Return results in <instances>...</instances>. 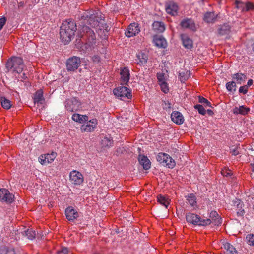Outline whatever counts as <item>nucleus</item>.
I'll use <instances>...</instances> for the list:
<instances>
[{
  "instance_id": "obj_37",
  "label": "nucleus",
  "mask_w": 254,
  "mask_h": 254,
  "mask_svg": "<svg viewBox=\"0 0 254 254\" xmlns=\"http://www.w3.org/2000/svg\"><path fill=\"white\" fill-rule=\"evenodd\" d=\"M157 201L160 204L164 206L166 208H167L169 204V200L168 198L162 195H159L158 196Z\"/></svg>"
},
{
  "instance_id": "obj_1",
  "label": "nucleus",
  "mask_w": 254,
  "mask_h": 254,
  "mask_svg": "<svg viewBox=\"0 0 254 254\" xmlns=\"http://www.w3.org/2000/svg\"><path fill=\"white\" fill-rule=\"evenodd\" d=\"M81 20L83 22L88 23L91 27L96 28L99 35L102 36L104 33V38H107V33L110 30L109 27L104 23L102 13L99 11L90 10L84 11L81 14Z\"/></svg>"
},
{
  "instance_id": "obj_53",
  "label": "nucleus",
  "mask_w": 254,
  "mask_h": 254,
  "mask_svg": "<svg viewBox=\"0 0 254 254\" xmlns=\"http://www.w3.org/2000/svg\"><path fill=\"white\" fill-rule=\"evenodd\" d=\"M207 99L202 97H199V102L201 103L205 104L207 101Z\"/></svg>"
},
{
  "instance_id": "obj_60",
  "label": "nucleus",
  "mask_w": 254,
  "mask_h": 254,
  "mask_svg": "<svg viewBox=\"0 0 254 254\" xmlns=\"http://www.w3.org/2000/svg\"><path fill=\"white\" fill-rule=\"evenodd\" d=\"M252 49H253V51L254 52V44H253V45Z\"/></svg>"
},
{
  "instance_id": "obj_10",
  "label": "nucleus",
  "mask_w": 254,
  "mask_h": 254,
  "mask_svg": "<svg viewBox=\"0 0 254 254\" xmlns=\"http://www.w3.org/2000/svg\"><path fill=\"white\" fill-rule=\"evenodd\" d=\"M65 108L70 112H74L78 110L80 108V102L76 98H71L66 100Z\"/></svg>"
},
{
  "instance_id": "obj_42",
  "label": "nucleus",
  "mask_w": 254,
  "mask_h": 254,
  "mask_svg": "<svg viewBox=\"0 0 254 254\" xmlns=\"http://www.w3.org/2000/svg\"><path fill=\"white\" fill-rule=\"evenodd\" d=\"M24 233L29 240H33L36 236L35 232L32 229H27V231H25Z\"/></svg>"
},
{
  "instance_id": "obj_5",
  "label": "nucleus",
  "mask_w": 254,
  "mask_h": 254,
  "mask_svg": "<svg viewBox=\"0 0 254 254\" xmlns=\"http://www.w3.org/2000/svg\"><path fill=\"white\" fill-rule=\"evenodd\" d=\"M186 219L188 223H191L194 225L206 226L211 223V221L210 219H204L201 218L199 215L192 213L187 214Z\"/></svg>"
},
{
  "instance_id": "obj_24",
  "label": "nucleus",
  "mask_w": 254,
  "mask_h": 254,
  "mask_svg": "<svg viewBox=\"0 0 254 254\" xmlns=\"http://www.w3.org/2000/svg\"><path fill=\"white\" fill-rule=\"evenodd\" d=\"M147 60L148 56L146 53L139 52L136 54L135 61L137 64L143 65L147 63Z\"/></svg>"
},
{
  "instance_id": "obj_6",
  "label": "nucleus",
  "mask_w": 254,
  "mask_h": 254,
  "mask_svg": "<svg viewBox=\"0 0 254 254\" xmlns=\"http://www.w3.org/2000/svg\"><path fill=\"white\" fill-rule=\"evenodd\" d=\"M113 93L116 97L122 100L131 98L130 90L125 86L118 87L114 89Z\"/></svg>"
},
{
  "instance_id": "obj_15",
  "label": "nucleus",
  "mask_w": 254,
  "mask_h": 254,
  "mask_svg": "<svg viewBox=\"0 0 254 254\" xmlns=\"http://www.w3.org/2000/svg\"><path fill=\"white\" fill-rule=\"evenodd\" d=\"M165 9L168 14L175 16L177 14L178 6L174 2L169 1L166 3Z\"/></svg>"
},
{
  "instance_id": "obj_16",
  "label": "nucleus",
  "mask_w": 254,
  "mask_h": 254,
  "mask_svg": "<svg viewBox=\"0 0 254 254\" xmlns=\"http://www.w3.org/2000/svg\"><path fill=\"white\" fill-rule=\"evenodd\" d=\"M180 25L183 28L188 29L192 31H195L196 29L195 24L191 19H184L182 20Z\"/></svg>"
},
{
  "instance_id": "obj_20",
  "label": "nucleus",
  "mask_w": 254,
  "mask_h": 254,
  "mask_svg": "<svg viewBox=\"0 0 254 254\" xmlns=\"http://www.w3.org/2000/svg\"><path fill=\"white\" fill-rule=\"evenodd\" d=\"M233 204L234 206L236 208L237 215L243 216L245 214L243 202L241 200L236 198L235 200H233Z\"/></svg>"
},
{
  "instance_id": "obj_21",
  "label": "nucleus",
  "mask_w": 254,
  "mask_h": 254,
  "mask_svg": "<svg viewBox=\"0 0 254 254\" xmlns=\"http://www.w3.org/2000/svg\"><path fill=\"white\" fill-rule=\"evenodd\" d=\"M122 84L127 85L129 80L130 73L127 67H124L120 72Z\"/></svg>"
},
{
  "instance_id": "obj_22",
  "label": "nucleus",
  "mask_w": 254,
  "mask_h": 254,
  "mask_svg": "<svg viewBox=\"0 0 254 254\" xmlns=\"http://www.w3.org/2000/svg\"><path fill=\"white\" fill-rule=\"evenodd\" d=\"M171 118L172 121L177 125H181L184 121L183 115L178 111L173 112L171 115Z\"/></svg>"
},
{
  "instance_id": "obj_13",
  "label": "nucleus",
  "mask_w": 254,
  "mask_h": 254,
  "mask_svg": "<svg viewBox=\"0 0 254 254\" xmlns=\"http://www.w3.org/2000/svg\"><path fill=\"white\" fill-rule=\"evenodd\" d=\"M14 195L10 193L8 190L1 189L0 190V200L11 203L13 201Z\"/></svg>"
},
{
  "instance_id": "obj_30",
  "label": "nucleus",
  "mask_w": 254,
  "mask_h": 254,
  "mask_svg": "<svg viewBox=\"0 0 254 254\" xmlns=\"http://www.w3.org/2000/svg\"><path fill=\"white\" fill-rule=\"evenodd\" d=\"M250 111V109L244 106H240L239 107H235L233 110V112L235 114H241L243 115H246Z\"/></svg>"
},
{
  "instance_id": "obj_47",
  "label": "nucleus",
  "mask_w": 254,
  "mask_h": 254,
  "mask_svg": "<svg viewBox=\"0 0 254 254\" xmlns=\"http://www.w3.org/2000/svg\"><path fill=\"white\" fill-rule=\"evenodd\" d=\"M221 174L223 176L227 177L231 175L232 174V172L230 170L225 168L222 169Z\"/></svg>"
},
{
  "instance_id": "obj_49",
  "label": "nucleus",
  "mask_w": 254,
  "mask_h": 254,
  "mask_svg": "<svg viewBox=\"0 0 254 254\" xmlns=\"http://www.w3.org/2000/svg\"><path fill=\"white\" fill-rule=\"evenodd\" d=\"M248 88L247 86L245 85L241 86L239 88V92L241 93H243L244 94H246L248 92Z\"/></svg>"
},
{
  "instance_id": "obj_41",
  "label": "nucleus",
  "mask_w": 254,
  "mask_h": 254,
  "mask_svg": "<svg viewBox=\"0 0 254 254\" xmlns=\"http://www.w3.org/2000/svg\"><path fill=\"white\" fill-rule=\"evenodd\" d=\"M226 87L228 91L232 92L236 90V84L234 81L228 82L226 84Z\"/></svg>"
},
{
  "instance_id": "obj_14",
  "label": "nucleus",
  "mask_w": 254,
  "mask_h": 254,
  "mask_svg": "<svg viewBox=\"0 0 254 254\" xmlns=\"http://www.w3.org/2000/svg\"><path fill=\"white\" fill-rule=\"evenodd\" d=\"M56 156L57 153L53 152L50 154H46L41 155L39 157V161L42 165H46L52 162Z\"/></svg>"
},
{
  "instance_id": "obj_29",
  "label": "nucleus",
  "mask_w": 254,
  "mask_h": 254,
  "mask_svg": "<svg viewBox=\"0 0 254 254\" xmlns=\"http://www.w3.org/2000/svg\"><path fill=\"white\" fill-rule=\"evenodd\" d=\"M113 140L110 137L105 136L101 140V145L104 150L112 146Z\"/></svg>"
},
{
  "instance_id": "obj_55",
  "label": "nucleus",
  "mask_w": 254,
  "mask_h": 254,
  "mask_svg": "<svg viewBox=\"0 0 254 254\" xmlns=\"http://www.w3.org/2000/svg\"><path fill=\"white\" fill-rule=\"evenodd\" d=\"M22 79L25 80L27 78V76H26V74L25 73H23L22 75H21L20 77Z\"/></svg>"
},
{
  "instance_id": "obj_3",
  "label": "nucleus",
  "mask_w": 254,
  "mask_h": 254,
  "mask_svg": "<svg viewBox=\"0 0 254 254\" xmlns=\"http://www.w3.org/2000/svg\"><path fill=\"white\" fill-rule=\"evenodd\" d=\"M77 30L76 25L74 21L68 19L64 21L60 27V36L62 42L67 44L74 37Z\"/></svg>"
},
{
  "instance_id": "obj_7",
  "label": "nucleus",
  "mask_w": 254,
  "mask_h": 254,
  "mask_svg": "<svg viewBox=\"0 0 254 254\" xmlns=\"http://www.w3.org/2000/svg\"><path fill=\"white\" fill-rule=\"evenodd\" d=\"M157 161L163 166L173 168L175 166V161L167 154L159 153L157 156Z\"/></svg>"
},
{
  "instance_id": "obj_38",
  "label": "nucleus",
  "mask_w": 254,
  "mask_h": 254,
  "mask_svg": "<svg viewBox=\"0 0 254 254\" xmlns=\"http://www.w3.org/2000/svg\"><path fill=\"white\" fill-rule=\"evenodd\" d=\"M230 31V26L227 24H224L219 28L218 33L220 35L228 34Z\"/></svg>"
},
{
  "instance_id": "obj_28",
  "label": "nucleus",
  "mask_w": 254,
  "mask_h": 254,
  "mask_svg": "<svg viewBox=\"0 0 254 254\" xmlns=\"http://www.w3.org/2000/svg\"><path fill=\"white\" fill-rule=\"evenodd\" d=\"M72 119L75 122H78L79 123H83L84 122L87 121L89 118L87 115L74 113L72 116Z\"/></svg>"
},
{
  "instance_id": "obj_11",
  "label": "nucleus",
  "mask_w": 254,
  "mask_h": 254,
  "mask_svg": "<svg viewBox=\"0 0 254 254\" xmlns=\"http://www.w3.org/2000/svg\"><path fill=\"white\" fill-rule=\"evenodd\" d=\"M69 180L74 185H80L83 182L84 178L80 172L73 170L70 173Z\"/></svg>"
},
{
  "instance_id": "obj_51",
  "label": "nucleus",
  "mask_w": 254,
  "mask_h": 254,
  "mask_svg": "<svg viewBox=\"0 0 254 254\" xmlns=\"http://www.w3.org/2000/svg\"><path fill=\"white\" fill-rule=\"evenodd\" d=\"M92 61L95 63H98L100 61V57L98 55H95L92 57Z\"/></svg>"
},
{
  "instance_id": "obj_17",
  "label": "nucleus",
  "mask_w": 254,
  "mask_h": 254,
  "mask_svg": "<svg viewBox=\"0 0 254 254\" xmlns=\"http://www.w3.org/2000/svg\"><path fill=\"white\" fill-rule=\"evenodd\" d=\"M65 213L67 219L69 221H73L79 216L77 211L72 206H69L66 208L65 210Z\"/></svg>"
},
{
  "instance_id": "obj_9",
  "label": "nucleus",
  "mask_w": 254,
  "mask_h": 254,
  "mask_svg": "<svg viewBox=\"0 0 254 254\" xmlns=\"http://www.w3.org/2000/svg\"><path fill=\"white\" fill-rule=\"evenodd\" d=\"M98 124V120L95 119H92L89 121L85 122V123L82 125L80 130L82 132H91L93 131L96 128Z\"/></svg>"
},
{
  "instance_id": "obj_34",
  "label": "nucleus",
  "mask_w": 254,
  "mask_h": 254,
  "mask_svg": "<svg viewBox=\"0 0 254 254\" xmlns=\"http://www.w3.org/2000/svg\"><path fill=\"white\" fill-rule=\"evenodd\" d=\"M233 79L235 80L238 84H242L247 79V76L245 74L242 73H237L234 74L232 76Z\"/></svg>"
},
{
  "instance_id": "obj_48",
  "label": "nucleus",
  "mask_w": 254,
  "mask_h": 254,
  "mask_svg": "<svg viewBox=\"0 0 254 254\" xmlns=\"http://www.w3.org/2000/svg\"><path fill=\"white\" fill-rule=\"evenodd\" d=\"M162 107L163 109L166 110V111L170 110L172 108L171 103L169 102H166L165 101L163 102V103H162Z\"/></svg>"
},
{
  "instance_id": "obj_59",
  "label": "nucleus",
  "mask_w": 254,
  "mask_h": 254,
  "mask_svg": "<svg viewBox=\"0 0 254 254\" xmlns=\"http://www.w3.org/2000/svg\"><path fill=\"white\" fill-rule=\"evenodd\" d=\"M252 170L254 171V164L252 165Z\"/></svg>"
},
{
  "instance_id": "obj_36",
  "label": "nucleus",
  "mask_w": 254,
  "mask_h": 254,
  "mask_svg": "<svg viewBox=\"0 0 254 254\" xmlns=\"http://www.w3.org/2000/svg\"><path fill=\"white\" fill-rule=\"evenodd\" d=\"M223 247L227 252V254H236V249L230 243H225L223 244Z\"/></svg>"
},
{
  "instance_id": "obj_58",
  "label": "nucleus",
  "mask_w": 254,
  "mask_h": 254,
  "mask_svg": "<svg viewBox=\"0 0 254 254\" xmlns=\"http://www.w3.org/2000/svg\"><path fill=\"white\" fill-rule=\"evenodd\" d=\"M238 152L236 151H234V155H236L237 154H238Z\"/></svg>"
},
{
  "instance_id": "obj_40",
  "label": "nucleus",
  "mask_w": 254,
  "mask_h": 254,
  "mask_svg": "<svg viewBox=\"0 0 254 254\" xmlns=\"http://www.w3.org/2000/svg\"><path fill=\"white\" fill-rule=\"evenodd\" d=\"M246 241L249 245L254 246V234H248L246 237Z\"/></svg>"
},
{
  "instance_id": "obj_52",
  "label": "nucleus",
  "mask_w": 254,
  "mask_h": 254,
  "mask_svg": "<svg viewBox=\"0 0 254 254\" xmlns=\"http://www.w3.org/2000/svg\"><path fill=\"white\" fill-rule=\"evenodd\" d=\"M68 250L66 248H62L60 251L57 252V254H67Z\"/></svg>"
},
{
  "instance_id": "obj_12",
  "label": "nucleus",
  "mask_w": 254,
  "mask_h": 254,
  "mask_svg": "<svg viewBox=\"0 0 254 254\" xmlns=\"http://www.w3.org/2000/svg\"><path fill=\"white\" fill-rule=\"evenodd\" d=\"M140 31L138 24L137 23H131L127 27L125 34L128 37H131L138 34Z\"/></svg>"
},
{
  "instance_id": "obj_8",
  "label": "nucleus",
  "mask_w": 254,
  "mask_h": 254,
  "mask_svg": "<svg viewBox=\"0 0 254 254\" xmlns=\"http://www.w3.org/2000/svg\"><path fill=\"white\" fill-rule=\"evenodd\" d=\"M81 61L80 58L76 57L73 56L69 58L66 63V68L68 71H74L80 65Z\"/></svg>"
},
{
  "instance_id": "obj_31",
  "label": "nucleus",
  "mask_w": 254,
  "mask_h": 254,
  "mask_svg": "<svg viewBox=\"0 0 254 254\" xmlns=\"http://www.w3.org/2000/svg\"><path fill=\"white\" fill-rule=\"evenodd\" d=\"M190 76V72L188 70L183 69L179 71V79L182 83H184Z\"/></svg>"
},
{
  "instance_id": "obj_45",
  "label": "nucleus",
  "mask_w": 254,
  "mask_h": 254,
  "mask_svg": "<svg viewBox=\"0 0 254 254\" xmlns=\"http://www.w3.org/2000/svg\"><path fill=\"white\" fill-rule=\"evenodd\" d=\"M157 77L159 84L166 81V77L164 74L162 72L158 73L157 74Z\"/></svg>"
},
{
  "instance_id": "obj_44",
  "label": "nucleus",
  "mask_w": 254,
  "mask_h": 254,
  "mask_svg": "<svg viewBox=\"0 0 254 254\" xmlns=\"http://www.w3.org/2000/svg\"><path fill=\"white\" fill-rule=\"evenodd\" d=\"M194 108L197 110L199 114L204 115L206 114V110L202 105L197 104L194 106Z\"/></svg>"
},
{
  "instance_id": "obj_32",
  "label": "nucleus",
  "mask_w": 254,
  "mask_h": 254,
  "mask_svg": "<svg viewBox=\"0 0 254 254\" xmlns=\"http://www.w3.org/2000/svg\"><path fill=\"white\" fill-rule=\"evenodd\" d=\"M187 202L192 207H197L196 198L194 194H189L186 196Z\"/></svg>"
},
{
  "instance_id": "obj_23",
  "label": "nucleus",
  "mask_w": 254,
  "mask_h": 254,
  "mask_svg": "<svg viewBox=\"0 0 254 254\" xmlns=\"http://www.w3.org/2000/svg\"><path fill=\"white\" fill-rule=\"evenodd\" d=\"M153 43L158 48H165L167 45L165 39L161 36H154Z\"/></svg>"
},
{
  "instance_id": "obj_46",
  "label": "nucleus",
  "mask_w": 254,
  "mask_h": 254,
  "mask_svg": "<svg viewBox=\"0 0 254 254\" xmlns=\"http://www.w3.org/2000/svg\"><path fill=\"white\" fill-rule=\"evenodd\" d=\"M160 86L161 90L165 93H167L169 91V88L166 82H161L159 84Z\"/></svg>"
},
{
  "instance_id": "obj_25",
  "label": "nucleus",
  "mask_w": 254,
  "mask_h": 254,
  "mask_svg": "<svg viewBox=\"0 0 254 254\" xmlns=\"http://www.w3.org/2000/svg\"><path fill=\"white\" fill-rule=\"evenodd\" d=\"M217 16L213 12H207L204 14L203 20L206 23H214L216 21Z\"/></svg>"
},
{
  "instance_id": "obj_56",
  "label": "nucleus",
  "mask_w": 254,
  "mask_h": 254,
  "mask_svg": "<svg viewBox=\"0 0 254 254\" xmlns=\"http://www.w3.org/2000/svg\"><path fill=\"white\" fill-rule=\"evenodd\" d=\"M204 104H205V106L206 107H211V104L210 103V102L209 101H208V100H207V101Z\"/></svg>"
},
{
  "instance_id": "obj_35",
  "label": "nucleus",
  "mask_w": 254,
  "mask_h": 254,
  "mask_svg": "<svg viewBox=\"0 0 254 254\" xmlns=\"http://www.w3.org/2000/svg\"><path fill=\"white\" fill-rule=\"evenodd\" d=\"M44 101L43 91L41 90H38L34 95V103L42 104Z\"/></svg>"
},
{
  "instance_id": "obj_33",
  "label": "nucleus",
  "mask_w": 254,
  "mask_h": 254,
  "mask_svg": "<svg viewBox=\"0 0 254 254\" xmlns=\"http://www.w3.org/2000/svg\"><path fill=\"white\" fill-rule=\"evenodd\" d=\"M152 28L156 32H163L165 29V26L162 22L159 21H155L152 24Z\"/></svg>"
},
{
  "instance_id": "obj_26",
  "label": "nucleus",
  "mask_w": 254,
  "mask_h": 254,
  "mask_svg": "<svg viewBox=\"0 0 254 254\" xmlns=\"http://www.w3.org/2000/svg\"><path fill=\"white\" fill-rule=\"evenodd\" d=\"M138 161L141 165L145 170H148L150 168L151 164L150 160L146 156L139 155Z\"/></svg>"
},
{
  "instance_id": "obj_2",
  "label": "nucleus",
  "mask_w": 254,
  "mask_h": 254,
  "mask_svg": "<svg viewBox=\"0 0 254 254\" xmlns=\"http://www.w3.org/2000/svg\"><path fill=\"white\" fill-rule=\"evenodd\" d=\"M81 37L87 39L86 42L82 46V50L86 53L100 52L99 47L96 45V39L94 32L88 26L83 25L81 30Z\"/></svg>"
},
{
  "instance_id": "obj_50",
  "label": "nucleus",
  "mask_w": 254,
  "mask_h": 254,
  "mask_svg": "<svg viewBox=\"0 0 254 254\" xmlns=\"http://www.w3.org/2000/svg\"><path fill=\"white\" fill-rule=\"evenodd\" d=\"M6 21V19L5 17H2L0 19V31L5 24Z\"/></svg>"
},
{
  "instance_id": "obj_4",
  "label": "nucleus",
  "mask_w": 254,
  "mask_h": 254,
  "mask_svg": "<svg viewBox=\"0 0 254 254\" xmlns=\"http://www.w3.org/2000/svg\"><path fill=\"white\" fill-rule=\"evenodd\" d=\"M6 67L8 70H12L17 73H20L24 68L23 60L19 57H13L7 61Z\"/></svg>"
},
{
  "instance_id": "obj_54",
  "label": "nucleus",
  "mask_w": 254,
  "mask_h": 254,
  "mask_svg": "<svg viewBox=\"0 0 254 254\" xmlns=\"http://www.w3.org/2000/svg\"><path fill=\"white\" fill-rule=\"evenodd\" d=\"M253 84V80L252 79H249L248 81L247 84L246 85V86H247V88L249 87L251 85H252Z\"/></svg>"
},
{
  "instance_id": "obj_57",
  "label": "nucleus",
  "mask_w": 254,
  "mask_h": 254,
  "mask_svg": "<svg viewBox=\"0 0 254 254\" xmlns=\"http://www.w3.org/2000/svg\"><path fill=\"white\" fill-rule=\"evenodd\" d=\"M207 113L209 114V115H212L213 114V111L211 110H210V109H208L207 110Z\"/></svg>"
},
{
  "instance_id": "obj_43",
  "label": "nucleus",
  "mask_w": 254,
  "mask_h": 254,
  "mask_svg": "<svg viewBox=\"0 0 254 254\" xmlns=\"http://www.w3.org/2000/svg\"><path fill=\"white\" fill-rule=\"evenodd\" d=\"M0 254H16L13 248H4L0 250Z\"/></svg>"
},
{
  "instance_id": "obj_39",
  "label": "nucleus",
  "mask_w": 254,
  "mask_h": 254,
  "mask_svg": "<svg viewBox=\"0 0 254 254\" xmlns=\"http://www.w3.org/2000/svg\"><path fill=\"white\" fill-rule=\"evenodd\" d=\"M0 103L2 107L5 109H9L11 106L10 101L4 97L0 98Z\"/></svg>"
},
{
  "instance_id": "obj_27",
  "label": "nucleus",
  "mask_w": 254,
  "mask_h": 254,
  "mask_svg": "<svg viewBox=\"0 0 254 254\" xmlns=\"http://www.w3.org/2000/svg\"><path fill=\"white\" fill-rule=\"evenodd\" d=\"M211 223H214L215 225H219L222 223L221 218H220L218 213L215 211H212L209 214Z\"/></svg>"
},
{
  "instance_id": "obj_19",
  "label": "nucleus",
  "mask_w": 254,
  "mask_h": 254,
  "mask_svg": "<svg viewBox=\"0 0 254 254\" xmlns=\"http://www.w3.org/2000/svg\"><path fill=\"white\" fill-rule=\"evenodd\" d=\"M235 5L237 8L242 11H247L254 8V5L250 2L244 3L237 0L235 2Z\"/></svg>"
},
{
  "instance_id": "obj_18",
  "label": "nucleus",
  "mask_w": 254,
  "mask_h": 254,
  "mask_svg": "<svg viewBox=\"0 0 254 254\" xmlns=\"http://www.w3.org/2000/svg\"><path fill=\"white\" fill-rule=\"evenodd\" d=\"M180 37L182 44L186 49H191L193 47V41L188 35L182 34Z\"/></svg>"
}]
</instances>
